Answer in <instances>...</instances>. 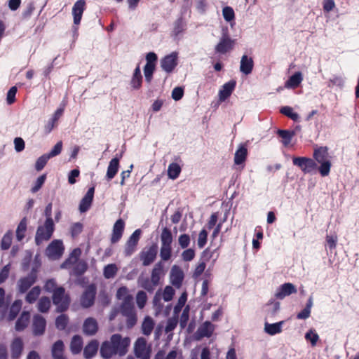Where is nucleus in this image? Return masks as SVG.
<instances>
[{
  "label": "nucleus",
  "instance_id": "13",
  "mask_svg": "<svg viewBox=\"0 0 359 359\" xmlns=\"http://www.w3.org/2000/svg\"><path fill=\"white\" fill-rule=\"evenodd\" d=\"M297 292L296 287L290 283H286L280 285L275 293V297L278 299H283L285 297L294 294Z\"/></svg>",
  "mask_w": 359,
  "mask_h": 359
},
{
  "label": "nucleus",
  "instance_id": "35",
  "mask_svg": "<svg viewBox=\"0 0 359 359\" xmlns=\"http://www.w3.org/2000/svg\"><path fill=\"white\" fill-rule=\"evenodd\" d=\"M154 322L153 319L147 316L144 318V321L142 324V332L144 335L149 336L151 334L154 330Z\"/></svg>",
  "mask_w": 359,
  "mask_h": 359
},
{
  "label": "nucleus",
  "instance_id": "6",
  "mask_svg": "<svg viewBox=\"0 0 359 359\" xmlns=\"http://www.w3.org/2000/svg\"><path fill=\"white\" fill-rule=\"evenodd\" d=\"M53 302L57 306L59 311H65L69 306V300L65 294V289L62 287H58L53 294Z\"/></svg>",
  "mask_w": 359,
  "mask_h": 359
},
{
  "label": "nucleus",
  "instance_id": "18",
  "mask_svg": "<svg viewBox=\"0 0 359 359\" xmlns=\"http://www.w3.org/2000/svg\"><path fill=\"white\" fill-rule=\"evenodd\" d=\"M94 187L90 188L81 201L79 204V210L81 212H86L91 206L94 196Z\"/></svg>",
  "mask_w": 359,
  "mask_h": 359
},
{
  "label": "nucleus",
  "instance_id": "3",
  "mask_svg": "<svg viewBox=\"0 0 359 359\" xmlns=\"http://www.w3.org/2000/svg\"><path fill=\"white\" fill-rule=\"evenodd\" d=\"M55 230V225L53 221L45 220L43 224L38 226L36 236L35 242L37 245H41L43 241H48Z\"/></svg>",
  "mask_w": 359,
  "mask_h": 359
},
{
  "label": "nucleus",
  "instance_id": "14",
  "mask_svg": "<svg viewBox=\"0 0 359 359\" xmlns=\"http://www.w3.org/2000/svg\"><path fill=\"white\" fill-rule=\"evenodd\" d=\"M184 272L182 269L177 265L172 266L170 273L171 283L176 287L180 288L184 280Z\"/></svg>",
  "mask_w": 359,
  "mask_h": 359
},
{
  "label": "nucleus",
  "instance_id": "48",
  "mask_svg": "<svg viewBox=\"0 0 359 359\" xmlns=\"http://www.w3.org/2000/svg\"><path fill=\"white\" fill-rule=\"evenodd\" d=\"M12 239L13 233L11 231H8L2 237L1 241V248L4 250L9 249L12 243Z\"/></svg>",
  "mask_w": 359,
  "mask_h": 359
},
{
  "label": "nucleus",
  "instance_id": "33",
  "mask_svg": "<svg viewBox=\"0 0 359 359\" xmlns=\"http://www.w3.org/2000/svg\"><path fill=\"white\" fill-rule=\"evenodd\" d=\"M161 245L172 246V235L171 231L167 227H164L161 234Z\"/></svg>",
  "mask_w": 359,
  "mask_h": 359
},
{
  "label": "nucleus",
  "instance_id": "54",
  "mask_svg": "<svg viewBox=\"0 0 359 359\" xmlns=\"http://www.w3.org/2000/svg\"><path fill=\"white\" fill-rule=\"evenodd\" d=\"M172 255V246L161 245L160 257L162 260L168 261Z\"/></svg>",
  "mask_w": 359,
  "mask_h": 359
},
{
  "label": "nucleus",
  "instance_id": "43",
  "mask_svg": "<svg viewBox=\"0 0 359 359\" xmlns=\"http://www.w3.org/2000/svg\"><path fill=\"white\" fill-rule=\"evenodd\" d=\"M118 272V267L115 264H109L104 266L103 275L105 278L110 279L114 278Z\"/></svg>",
  "mask_w": 359,
  "mask_h": 359
},
{
  "label": "nucleus",
  "instance_id": "15",
  "mask_svg": "<svg viewBox=\"0 0 359 359\" xmlns=\"http://www.w3.org/2000/svg\"><path fill=\"white\" fill-rule=\"evenodd\" d=\"M215 330V325L209 321L203 323L197 330L195 338L200 340L203 337H210Z\"/></svg>",
  "mask_w": 359,
  "mask_h": 359
},
{
  "label": "nucleus",
  "instance_id": "24",
  "mask_svg": "<svg viewBox=\"0 0 359 359\" xmlns=\"http://www.w3.org/2000/svg\"><path fill=\"white\" fill-rule=\"evenodd\" d=\"M46 322L44 318L41 316L36 314L33 318V332L36 335H39L43 333L46 328Z\"/></svg>",
  "mask_w": 359,
  "mask_h": 359
},
{
  "label": "nucleus",
  "instance_id": "21",
  "mask_svg": "<svg viewBox=\"0 0 359 359\" xmlns=\"http://www.w3.org/2000/svg\"><path fill=\"white\" fill-rule=\"evenodd\" d=\"M254 67V61L251 57L243 55L240 62V71L245 75L252 73Z\"/></svg>",
  "mask_w": 359,
  "mask_h": 359
},
{
  "label": "nucleus",
  "instance_id": "45",
  "mask_svg": "<svg viewBox=\"0 0 359 359\" xmlns=\"http://www.w3.org/2000/svg\"><path fill=\"white\" fill-rule=\"evenodd\" d=\"M81 254V250H80L79 248H76V249H74V250L72 252V253H71V255H70V256H69V259H67V260H66V261H65V262L62 264L61 267H62V268H67V266H68L69 264H71V263H72V264H73V263L76 262H77V260L79 259V257H80Z\"/></svg>",
  "mask_w": 359,
  "mask_h": 359
},
{
  "label": "nucleus",
  "instance_id": "7",
  "mask_svg": "<svg viewBox=\"0 0 359 359\" xmlns=\"http://www.w3.org/2000/svg\"><path fill=\"white\" fill-rule=\"evenodd\" d=\"M292 163L304 173H311L317 168L316 161L307 157H293Z\"/></svg>",
  "mask_w": 359,
  "mask_h": 359
},
{
  "label": "nucleus",
  "instance_id": "58",
  "mask_svg": "<svg viewBox=\"0 0 359 359\" xmlns=\"http://www.w3.org/2000/svg\"><path fill=\"white\" fill-rule=\"evenodd\" d=\"M49 159L50 158L46 155V154L41 156L36 161L35 169L37 171L41 170L45 167Z\"/></svg>",
  "mask_w": 359,
  "mask_h": 359
},
{
  "label": "nucleus",
  "instance_id": "19",
  "mask_svg": "<svg viewBox=\"0 0 359 359\" xmlns=\"http://www.w3.org/2000/svg\"><path fill=\"white\" fill-rule=\"evenodd\" d=\"M63 112L64 107H60L55 111L53 116L47 121L44 126L46 133H50L57 126V121L62 116Z\"/></svg>",
  "mask_w": 359,
  "mask_h": 359
},
{
  "label": "nucleus",
  "instance_id": "60",
  "mask_svg": "<svg viewBox=\"0 0 359 359\" xmlns=\"http://www.w3.org/2000/svg\"><path fill=\"white\" fill-rule=\"evenodd\" d=\"M62 149V142L59 141L56 143V144L53 147L51 151L46 154V155L50 158H53L57 155H59Z\"/></svg>",
  "mask_w": 359,
  "mask_h": 359
},
{
  "label": "nucleus",
  "instance_id": "44",
  "mask_svg": "<svg viewBox=\"0 0 359 359\" xmlns=\"http://www.w3.org/2000/svg\"><path fill=\"white\" fill-rule=\"evenodd\" d=\"M162 265L161 263L156 264L152 270L151 280L154 285H158L160 281L161 275L162 273Z\"/></svg>",
  "mask_w": 359,
  "mask_h": 359
},
{
  "label": "nucleus",
  "instance_id": "20",
  "mask_svg": "<svg viewBox=\"0 0 359 359\" xmlns=\"http://www.w3.org/2000/svg\"><path fill=\"white\" fill-rule=\"evenodd\" d=\"M125 227V223L123 219H118L113 226V232L111 238L112 243H117L122 237L123 232Z\"/></svg>",
  "mask_w": 359,
  "mask_h": 359
},
{
  "label": "nucleus",
  "instance_id": "1",
  "mask_svg": "<svg viewBox=\"0 0 359 359\" xmlns=\"http://www.w3.org/2000/svg\"><path fill=\"white\" fill-rule=\"evenodd\" d=\"M130 344L129 337H122L119 334H114L109 341H105L102 344L100 355L104 358H110L114 355L123 356L128 352Z\"/></svg>",
  "mask_w": 359,
  "mask_h": 359
},
{
  "label": "nucleus",
  "instance_id": "55",
  "mask_svg": "<svg viewBox=\"0 0 359 359\" xmlns=\"http://www.w3.org/2000/svg\"><path fill=\"white\" fill-rule=\"evenodd\" d=\"M305 339L306 341H310L311 345L314 346L319 339V336L315 330H310L306 333Z\"/></svg>",
  "mask_w": 359,
  "mask_h": 359
},
{
  "label": "nucleus",
  "instance_id": "30",
  "mask_svg": "<svg viewBox=\"0 0 359 359\" xmlns=\"http://www.w3.org/2000/svg\"><path fill=\"white\" fill-rule=\"evenodd\" d=\"M99 343L96 340L91 341L84 348L83 355L87 359L92 358L97 351Z\"/></svg>",
  "mask_w": 359,
  "mask_h": 359
},
{
  "label": "nucleus",
  "instance_id": "17",
  "mask_svg": "<svg viewBox=\"0 0 359 359\" xmlns=\"http://www.w3.org/2000/svg\"><path fill=\"white\" fill-rule=\"evenodd\" d=\"M85 0H79L73 6L72 15L74 18V24L79 25L81 22V18L85 10Z\"/></svg>",
  "mask_w": 359,
  "mask_h": 359
},
{
  "label": "nucleus",
  "instance_id": "8",
  "mask_svg": "<svg viewBox=\"0 0 359 359\" xmlns=\"http://www.w3.org/2000/svg\"><path fill=\"white\" fill-rule=\"evenodd\" d=\"M161 67L168 74L173 72L178 64V54L172 52L161 60Z\"/></svg>",
  "mask_w": 359,
  "mask_h": 359
},
{
  "label": "nucleus",
  "instance_id": "47",
  "mask_svg": "<svg viewBox=\"0 0 359 359\" xmlns=\"http://www.w3.org/2000/svg\"><path fill=\"white\" fill-rule=\"evenodd\" d=\"M50 300L48 297H41L37 304L38 310L41 313L47 312L50 307Z\"/></svg>",
  "mask_w": 359,
  "mask_h": 359
},
{
  "label": "nucleus",
  "instance_id": "11",
  "mask_svg": "<svg viewBox=\"0 0 359 359\" xmlns=\"http://www.w3.org/2000/svg\"><path fill=\"white\" fill-rule=\"evenodd\" d=\"M96 287L94 285H88L81 297V304L83 308L90 307L95 301Z\"/></svg>",
  "mask_w": 359,
  "mask_h": 359
},
{
  "label": "nucleus",
  "instance_id": "31",
  "mask_svg": "<svg viewBox=\"0 0 359 359\" xmlns=\"http://www.w3.org/2000/svg\"><path fill=\"white\" fill-rule=\"evenodd\" d=\"M64 344L61 340L57 341L52 348V355L54 359H66L63 355Z\"/></svg>",
  "mask_w": 359,
  "mask_h": 359
},
{
  "label": "nucleus",
  "instance_id": "38",
  "mask_svg": "<svg viewBox=\"0 0 359 359\" xmlns=\"http://www.w3.org/2000/svg\"><path fill=\"white\" fill-rule=\"evenodd\" d=\"M247 154H248L247 149L243 146L240 147L235 153V156H234L235 164L240 165V164L243 163L246 159Z\"/></svg>",
  "mask_w": 359,
  "mask_h": 359
},
{
  "label": "nucleus",
  "instance_id": "46",
  "mask_svg": "<svg viewBox=\"0 0 359 359\" xmlns=\"http://www.w3.org/2000/svg\"><path fill=\"white\" fill-rule=\"evenodd\" d=\"M344 84V79L341 76L333 75L328 81L327 86L329 88H333L337 86L342 88Z\"/></svg>",
  "mask_w": 359,
  "mask_h": 359
},
{
  "label": "nucleus",
  "instance_id": "10",
  "mask_svg": "<svg viewBox=\"0 0 359 359\" xmlns=\"http://www.w3.org/2000/svg\"><path fill=\"white\" fill-rule=\"evenodd\" d=\"M36 280V274L32 272L25 277L20 278L17 282V290L20 294L26 292Z\"/></svg>",
  "mask_w": 359,
  "mask_h": 359
},
{
  "label": "nucleus",
  "instance_id": "49",
  "mask_svg": "<svg viewBox=\"0 0 359 359\" xmlns=\"http://www.w3.org/2000/svg\"><path fill=\"white\" fill-rule=\"evenodd\" d=\"M116 297L121 302L133 298V295L130 294L128 289L126 287H121L116 292Z\"/></svg>",
  "mask_w": 359,
  "mask_h": 359
},
{
  "label": "nucleus",
  "instance_id": "23",
  "mask_svg": "<svg viewBox=\"0 0 359 359\" xmlns=\"http://www.w3.org/2000/svg\"><path fill=\"white\" fill-rule=\"evenodd\" d=\"M236 86V82L230 81L224 83L219 91V101L223 102L226 100L232 93Z\"/></svg>",
  "mask_w": 359,
  "mask_h": 359
},
{
  "label": "nucleus",
  "instance_id": "37",
  "mask_svg": "<svg viewBox=\"0 0 359 359\" xmlns=\"http://www.w3.org/2000/svg\"><path fill=\"white\" fill-rule=\"evenodd\" d=\"M277 133L281 137V142L285 147H287L290 144L292 137L294 135V132L286 130H278Z\"/></svg>",
  "mask_w": 359,
  "mask_h": 359
},
{
  "label": "nucleus",
  "instance_id": "40",
  "mask_svg": "<svg viewBox=\"0 0 359 359\" xmlns=\"http://www.w3.org/2000/svg\"><path fill=\"white\" fill-rule=\"evenodd\" d=\"M83 347V341L81 337L76 335L74 336L71 341L70 348L74 354L79 353Z\"/></svg>",
  "mask_w": 359,
  "mask_h": 359
},
{
  "label": "nucleus",
  "instance_id": "41",
  "mask_svg": "<svg viewBox=\"0 0 359 359\" xmlns=\"http://www.w3.org/2000/svg\"><path fill=\"white\" fill-rule=\"evenodd\" d=\"M27 225V222L26 218H23L18 225L16 229V238L18 241H21L25 238Z\"/></svg>",
  "mask_w": 359,
  "mask_h": 359
},
{
  "label": "nucleus",
  "instance_id": "59",
  "mask_svg": "<svg viewBox=\"0 0 359 359\" xmlns=\"http://www.w3.org/2000/svg\"><path fill=\"white\" fill-rule=\"evenodd\" d=\"M207 231L205 229H202L198 234V238L197 241V245L199 248H203L205 245L207 243Z\"/></svg>",
  "mask_w": 359,
  "mask_h": 359
},
{
  "label": "nucleus",
  "instance_id": "36",
  "mask_svg": "<svg viewBox=\"0 0 359 359\" xmlns=\"http://www.w3.org/2000/svg\"><path fill=\"white\" fill-rule=\"evenodd\" d=\"M41 294V287L39 286L33 287L27 294L25 301L29 304H33L39 298Z\"/></svg>",
  "mask_w": 359,
  "mask_h": 359
},
{
  "label": "nucleus",
  "instance_id": "26",
  "mask_svg": "<svg viewBox=\"0 0 359 359\" xmlns=\"http://www.w3.org/2000/svg\"><path fill=\"white\" fill-rule=\"evenodd\" d=\"M142 76L141 74L140 67L139 65L135 69L131 80L130 86L133 90H139L142 86Z\"/></svg>",
  "mask_w": 359,
  "mask_h": 359
},
{
  "label": "nucleus",
  "instance_id": "5",
  "mask_svg": "<svg viewBox=\"0 0 359 359\" xmlns=\"http://www.w3.org/2000/svg\"><path fill=\"white\" fill-rule=\"evenodd\" d=\"M65 250L63 243L61 240H53L46 248V256L53 260L60 259Z\"/></svg>",
  "mask_w": 359,
  "mask_h": 359
},
{
  "label": "nucleus",
  "instance_id": "12",
  "mask_svg": "<svg viewBox=\"0 0 359 359\" xmlns=\"http://www.w3.org/2000/svg\"><path fill=\"white\" fill-rule=\"evenodd\" d=\"M142 231L138 229H136L128 240L124 250V253L126 256H130L136 250V246L140 240Z\"/></svg>",
  "mask_w": 359,
  "mask_h": 359
},
{
  "label": "nucleus",
  "instance_id": "2",
  "mask_svg": "<svg viewBox=\"0 0 359 359\" xmlns=\"http://www.w3.org/2000/svg\"><path fill=\"white\" fill-rule=\"evenodd\" d=\"M313 158L318 163V171L322 177L329 175L332 163L327 147H319L313 152Z\"/></svg>",
  "mask_w": 359,
  "mask_h": 359
},
{
  "label": "nucleus",
  "instance_id": "64",
  "mask_svg": "<svg viewBox=\"0 0 359 359\" xmlns=\"http://www.w3.org/2000/svg\"><path fill=\"white\" fill-rule=\"evenodd\" d=\"M68 319L66 316L60 315L55 320V325L59 330H64L67 324Z\"/></svg>",
  "mask_w": 359,
  "mask_h": 359
},
{
  "label": "nucleus",
  "instance_id": "29",
  "mask_svg": "<svg viewBox=\"0 0 359 359\" xmlns=\"http://www.w3.org/2000/svg\"><path fill=\"white\" fill-rule=\"evenodd\" d=\"M303 77L301 72H298L291 76L285 83V87L287 88H295L302 81Z\"/></svg>",
  "mask_w": 359,
  "mask_h": 359
},
{
  "label": "nucleus",
  "instance_id": "27",
  "mask_svg": "<svg viewBox=\"0 0 359 359\" xmlns=\"http://www.w3.org/2000/svg\"><path fill=\"white\" fill-rule=\"evenodd\" d=\"M284 324V321H280L276 323H269L266 322L264 323V332L269 335H275L282 332V327Z\"/></svg>",
  "mask_w": 359,
  "mask_h": 359
},
{
  "label": "nucleus",
  "instance_id": "50",
  "mask_svg": "<svg viewBox=\"0 0 359 359\" xmlns=\"http://www.w3.org/2000/svg\"><path fill=\"white\" fill-rule=\"evenodd\" d=\"M187 299V294L186 292H183L180 298L178 299L177 304L174 307L173 313L174 315L178 316V314L180 313L182 309L184 306L186 302Z\"/></svg>",
  "mask_w": 359,
  "mask_h": 359
},
{
  "label": "nucleus",
  "instance_id": "57",
  "mask_svg": "<svg viewBox=\"0 0 359 359\" xmlns=\"http://www.w3.org/2000/svg\"><path fill=\"white\" fill-rule=\"evenodd\" d=\"M175 294V290L171 286H166L163 292H161V297L165 302L172 300Z\"/></svg>",
  "mask_w": 359,
  "mask_h": 359
},
{
  "label": "nucleus",
  "instance_id": "63",
  "mask_svg": "<svg viewBox=\"0 0 359 359\" xmlns=\"http://www.w3.org/2000/svg\"><path fill=\"white\" fill-rule=\"evenodd\" d=\"M83 231V224L81 222L74 223L70 228V232L72 237H76Z\"/></svg>",
  "mask_w": 359,
  "mask_h": 359
},
{
  "label": "nucleus",
  "instance_id": "28",
  "mask_svg": "<svg viewBox=\"0 0 359 359\" xmlns=\"http://www.w3.org/2000/svg\"><path fill=\"white\" fill-rule=\"evenodd\" d=\"M23 348L22 341L20 338L13 340L11 344V357L13 359H18Z\"/></svg>",
  "mask_w": 359,
  "mask_h": 359
},
{
  "label": "nucleus",
  "instance_id": "56",
  "mask_svg": "<svg viewBox=\"0 0 359 359\" xmlns=\"http://www.w3.org/2000/svg\"><path fill=\"white\" fill-rule=\"evenodd\" d=\"M147 300V294L144 291H139L136 295V303L140 309L144 307Z\"/></svg>",
  "mask_w": 359,
  "mask_h": 359
},
{
  "label": "nucleus",
  "instance_id": "34",
  "mask_svg": "<svg viewBox=\"0 0 359 359\" xmlns=\"http://www.w3.org/2000/svg\"><path fill=\"white\" fill-rule=\"evenodd\" d=\"M181 170V166L177 162H172L168 165V176L171 180H175L179 177Z\"/></svg>",
  "mask_w": 359,
  "mask_h": 359
},
{
  "label": "nucleus",
  "instance_id": "52",
  "mask_svg": "<svg viewBox=\"0 0 359 359\" xmlns=\"http://www.w3.org/2000/svg\"><path fill=\"white\" fill-rule=\"evenodd\" d=\"M155 65L146 64L144 67V74L145 81L147 83H151L153 79V74L155 71Z\"/></svg>",
  "mask_w": 359,
  "mask_h": 359
},
{
  "label": "nucleus",
  "instance_id": "9",
  "mask_svg": "<svg viewBox=\"0 0 359 359\" xmlns=\"http://www.w3.org/2000/svg\"><path fill=\"white\" fill-rule=\"evenodd\" d=\"M233 44L234 40L230 38L227 32H223L219 43L215 46V52L225 54L233 48Z\"/></svg>",
  "mask_w": 359,
  "mask_h": 359
},
{
  "label": "nucleus",
  "instance_id": "16",
  "mask_svg": "<svg viewBox=\"0 0 359 359\" xmlns=\"http://www.w3.org/2000/svg\"><path fill=\"white\" fill-rule=\"evenodd\" d=\"M157 255V246L152 245L148 249L144 250L140 255V259L142 261L144 266H149L156 259Z\"/></svg>",
  "mask_w": 359,
  "mask_h": 359
},
{
  "label": "nucleus",
  "instance_id": "61",
  "mask_svg": "<svg viewBox=\"0 0 359 359\" xmlns=\"http://www.w3.org/2000/svg\"><path fill=\"white\" fill-rule=\"evenodd\" d=\"M185 29V23L182 18L176 20L174 25L173 32L175 35L181 34Z\"/></svg>",
  "mask_w": 359,
  "mask_h": 359
},
{
  "label": "nucleus",
  "instance_id": "62",
  "mask_svg": "<svg viewBox=\"0 0 359 359\" xmlns=\"http://www.w3.org/2000/svg\"><path fill=\"white\" fill-rule=\"evenodd\" d=\"M190 237L188 234L184 233L179 236L178 243L182 249L187 248L190 244Z\"/></svg>",
  "mask_w": 359,
  "mask_h": 359
},
{
  "label": "nucleus",
  "instance_id": "51",
  "mask_svg": "<svg viewBox=\"0 0 359 359\" xmlns=\"http://www.w3.org/2000/svg\"><path fill=\"white\" fill-rule=\"evenodd\" d=\"M280 112L286 116L290 118L294 121H299V116L297 113L294 112L293 109L290 107H283L280 109Z\"/></svg>",
  "mask_w": 359,
  "mask_h": 359
},
{
  "label": "nucleus",
  "instance_id": "39",
  "mask_svg": "<svg viewBox=\"0 0 359 359\" xmlns=\"http://www.w3.org/2000/svg\"><path fill=\"white\" fill-rule=\"evenodd\" d=\"M22 305V300L18 299L15 300L13 304L11 305L9 314H8V320H13L15 318L18 313L20 312Z\"/></svg>",
  "mask_w": 359,
  "mask_h": 359
},
{
  "label": "nucleus",
  "instance_id": "53",
  "mask_svg": "<svg viewBox=\"0 0 359 359\" xmlns=\"http://www.w3.org/2000/svg\"><path fill=\"white\" fill-rule=\"evenodd\" d=\"M222 15L224 19L228 22H231V21H233L235 19L234 11L230 6H225L223 8Z\"/></svg>",
  "mask_w": 359,
  "mask_h": 359
},
{
  "label": "nucleus",
  "instance_id": "25",
  "mask_svg": "<svg viewBox=\"0 0 359 359\" xmlns=\"http://www.w3.org/2000/svg\"><path fill=\"white\" fill-rule=\"evenodd\" d=\"M83 332L88 335H93L98 329L97 323L93 318H88L83 325Z\"/></svg>",
  "mask_w": 359,
  "mask_h": 359
},
{
  "label": "nucleus",
  "instance_id": "4",
  "mask_svg": "<svg viewBox=\"0 0 359 359\" xmlns=\"http://www.w3.org/2000/svg\"><path fill=\"white\" fill-rule=\"evenodd\" d=\"M134 353L140 359H149L151 347L144 337H139L134 344Z\"/></svg>",
  "mask_w": 359,
  "mask_h": 359
},
{
  "label": "nucleus",
  "instance_id": "22",
  "mask_svg": "<svg viewBox=\"0 0 359 359\" xmlns=\"http://www.w3.org/2000/svg\"><path fill=\"white\" fill-rule=\"evenodd\" d=\"M121 158V155L119 157L113 158L109 161L106 173V179L108 181L111 180L118 172L119 168V159Z\"/></svg>",
  "mask_w": 359,
  "mask_h": 359
},
{
  "label": "nucleus",
  "instance_id": "42",
  "mask_svg": "<svg viewBox=\"0 0 359 359\" xmlns=\"http://www.w3.org/2000/svg\"><path fill=\"white\" fill-rule=\"evenodd\" d=\"M135 311L133 303V298L123 301L121 304V312L123 314L131 313V312Z\"/></svg>",
  "mask_w": 359,
  "mask_h": 359
},
{
  "label": "nucleus",
  "instance_id": "32",
  "mask_svg": "<svg viewBox=\"0 0 359 359\" xmlns=\"http://www.w3.org/2000/svg\"><path fill=\"white\" fill-rule=\"evenodd\" d=\"M29 313L28 311H23L18 318L15 324V330L17 331L23 330L28 325L29 321Z\"/></svg>",
  "mask_w": 359,
  "mask_h": 359
}]
</instances>
